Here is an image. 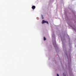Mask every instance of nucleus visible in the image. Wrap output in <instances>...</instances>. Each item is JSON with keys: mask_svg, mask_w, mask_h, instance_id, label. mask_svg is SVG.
<instances>
[{"mask_svg": "<svg viewBox=\"0 0 76 76\" xmlns=\"http://www.w3.org/2000/svg\"><path fill=\"white\" fill-rule=\"evenodd\" d=\"M44 41H45L46 40V38H45V37H44Z\"/></svg>", "mask_w": 76, "mask_h": 76, "instance_id": "obj_4", "label": "nucleus"}, {"mask_svg": "<svg viewBox=\"0 0 76 76\" xmlns=\"http://www.w3.org/2000/svg\"><path fill=\"white\" fill-rule=\"evenodd\" d=\"M57 76H59V75L58 74H57Z\"/></svg>", "mask_w": 76, "mask_h": 76, "instance_id": "obj_6", "label": "nucleus"}, {"mask_svg": "<svg viewBox=\"0 0 76 76\" xmlns=\"http://www.w3.org/2000/svg\"><path fill=\"white\" fill-rule=\"evenodd\" d=\"M42 19H44V17H43V16L42 15Z\"/></svg>", "mask_w": 76, "mask_h": 76, "instance_id": "obj_5", "label": "nucleus"}, {"mask_svg": "<svg viewBox=\"0 0 76 76\" xmlns=\"http://www.w3.org/2000/svg\"><path fill=\"white\" fill-rule=\"evenodd\" d=\"M45 20H43L42 21V24H43V23H44L45 22Z\"/></svg>", "mask_w": 76, "mask_h": 76, "instance_id": "obj_2", "label": "nucleus"}, {"mask_svg": "<svg viewBox=\"0 0 76 76\" xmlns=\"http://www.w3.org/2000/svg\"><path fill=\"white\" fill-rule=\"evenodd\" d=\"M55 42H56V41L55 40Z\"/></svg>", "mask_w": 76, "mask_h": 76, "instance_id": "obj_9", "label": "nucleus"}, {"mask_svg": "<svg viewBox=\"0 0 76 76\" xmlns=\"http://www.w3.org/2000/svg\"><path fill=\"white\" fill-rule=\"evenodd\" d=\"M31 8L33 9H35V6H32V7H31Z\"/></svg>", "mask_w": 76, "mask_h": 76, "instance_id": "obj_1", "label": "nucleus"}, {"mask_svg": "<svg viewBox=\"0 0 76 76\" xmlns=\"http://www.w3.org/2000/svg\"><path fill=\"white\" fill-rule=\"evenodd\" d=\"M45 23H47V24H48V21H45Z\"/></svg>", "mask_w": 76, "mask_h": 76, "instance_id": "obj_3", "label": "nucleus"}, {"mask_svg": "<svg viewBox=\"0 0 76 76\" xmlns=\"http://www.w3.org/2000/svg\"><path fill=\"white\" fill-rule=\"evenodd\" d=\"M63 76H66V75H65L64 76V74H63Z\"/></svg>", "mask_w": 76, "mask_h": 76, "instance_id": "obj_7", "label": "nucleus"}, {"mask_svg": "<svg viewBox=\"0 0 76 76\" xmlns=\"http://www.w3.org/2000/svg\"><path fill=\"white\" fill-rule=\"evenodd\" d=\"M53 44H54V42H53Z\"/></svg>", "mask_w": 76, "mask_h": 76, "instance_id": "obj_8", "label": "nucleus"}]
</instances>
